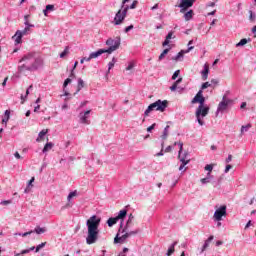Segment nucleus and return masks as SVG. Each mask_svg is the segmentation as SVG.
I'll return each mask as SVG.
<instances>
[{
  "label": "nucleus",
  "mask_w": 256,
  "mask_h": 256,
  "mask_svg": "<svg viewBox=\"0 0 256 256\" xmlns=\"http://www.w3.org/2000/svg\"><path fill=\"white\" fill-rule=\"evenodd\" d=\"M40 67H43V59L36 58L35 53H28L19 61L18 72L37 71Z\"/></svg>",
  "instance_id": "nucleus-1"
},
{
  "label": "nucleus",
  "mask_w": 256,
  "mask_h": 256,
  "mask_svg": "<svg viewBox=\"0 0 256 256\" xmlns=\"http://www.w3.org/2000/svg\"><path fill=\"white\" fill-rule=\"evenodd\" d=\"M99 225H101V218L97 215L91 216L86 221V227L88 229L86 243L87 245H93L97 243V239H99Z\"/></svg>",
  "instance_id": "nucleus-2"
},
{
  "label": "nucleus",
  "mask_w": 256,
  "mask_h": 256,
  "mask_svg": "<svg viewBox=\"0 0 256 256\" xmlns=\"http://www.w3.org/2000/svg\"><path fill=\"white\" fill-rule=\"evenodd\" d=\"M192 103H199L200 105L196 109V121L199 123L201 127L205 125L203 121V117H207L209 115V107H204L205 97H203V90H199L196 96L192 99Z\"/></svg>",
  "instance_id": "nucleus-3"
},
{
  "label": "nucleus",
  "mask_w": 256,
  "mask_h": 256,
  "mask_svg": "<svg viewBox=\"0 0 256 256\" xmlns=\"http://www.w3.org/2000/svg\"><path fill=\"white\" fill-rule=\"evenodd\" d=\"M168 105L169 102L167 100H157L156 102L148 106V108L144 112V115L145 117H149V113H151V111H160L161 113H163V111L167 109Z\"/></svg>",
  "instance_id": "nucleus-4"
},
{
  "label": "nucleus",
  "mask_w": 256,
  "mask_h": 256,
  "mask_svg": "<svg viewBox=\"0 0 256 256\" xmlns=\"http://www.w3.org/2000/svg\"><path fill=\"white\" fill-rule=\"evenodd\" d=\"M127 217V210H120L118 215L114 218H109L107 220L108 227H113V225L117 224V221L120 222L119 233H121V229H123V220Z\"/></svg>",
  "instance_id": "nucleus-5"
},
{
  "label": "nucleus",
  "mask_w": 256,
  "mask_h": 256,
  "mask_svg": "<svg viewBox=\"0 0 256 256\" xmlns=\"http://www.w3.org/2000/svg\"><path fill=\"white\" fill-rule=\"evenodd\" d=\"M106 45L109 47L107 49H104L108 55H111L114 51H117L119 47H121V38L117 37L115 39L109 38L106 40Z\"/></svg>",
  "instance_id": "nucleus-6"
},
{
  "label": "nucleus",
  "mask_w": 256,
  "mask_h": 256,
  "mask_svg": "<svg viewBox=\"0 0 256 256\" xmlns=\"http://www.w3.org/2000/svg\"><path fill=\"white\" fill-rule=\"evenodd\" d=\"M129 11V6H121V9L118 10L114 17V25H121L123 21H125V17H127V12Z\"/></svg>",
  "instance_id": "nucleus-7"
},
{
  "label": "nucleus",
  "mask_w": 256,
  "mask_h": 256,
  "mask_svg": "<svg viewBox=\"0 0 256 256\" xmlns=\"http://www.w3.org/2000/svg\"><path fill=\"white\" fill-rule=\"evenodd\" d=\"M229 105H231V100L227 99L225 96L222 98V101L218 104L216 115L219 113H225L227 109H229Z\"/></svg>",
  "instance_id": "nucleus-8"
},
{
  "label": "nucleus",
  "mask_w": 256,
  "mask_h": 256,
  "mask_svg": "<svg viewBox=\"0 0 256 256\" xmlns=\"http://www.w3.org/2000/svg\"><path fill=\"white\" fill-rule=\"evenodd\" d=\"M137 233H139V230H134V231H130V232H126L124 235L119 237V234L116 235V237L114 238V243H120L123 244L125 243V241H127L128 237H131L132 235H137Z\"/></svg>",
  "instance_id": "nucleus-9"
},
{
  "label": "nucleus",
  "mask_w": 256,
  "mask_h": 256,
  "mask_svg": "<svg viewBox=\"0 0 256 256\" xmlns=\"http://www.w3.org/2000/svg\"><path fill=\"white\" fill-rule=\"evenodd\" d=\"M223 217H227V206L222 205L214 212L215 221H221Z\"/></svg>",
  "instance_id": "nucleus-10"
},
{
  "label": "nucleus",
  "mask_w": 256,
  "mask_h": 256,
  "mask_svg": "<svg viewBox=\"0 0 256 256\" xmlns=\"http://www.w3.org/2000/svg\"><path fill=\"white\" fill-rule=\"evenodd\" d=\"M31 31V28L29 26H26L23 30H17L15 35L13 36V39H15V43L19 45L21 43V39H23V36L27 35Z\"/></svg>",
  "instance_id": "nucleus-11"
},
{
  "label": "nucleus",
  "mask_w": 256,
  "mask_h": 256,
  "mask_svg": "<svg viewBox=\"0 0 256 256\" xmlns=\"http://www.w3.org/2000/svg\"><path fill=\"white\" fill-rule=\"evenodd\" d=\"M89 115H91V110L80 112L78 115L80 123L83 125H91V121H89Z\"/></svg>",
  "instance_id": "nucleus-12"
},
{
  "label": "nucleus",
  "mask_w": 256,
  "mask_h": 256,
  "mask_svg": "<svg viewBox=\"0 0 256 256\" xmlns=\"http://www.w3.org/2000/svg\"><path fill=\"white\" fill-rule=\"evenodd\" d=\"M197 0H181L178 7L180 8V13H185L187 9H190V7L195 3Z\"/></svg>",
  "instance_id": "nucleus-13"
},
{
  "label": "nucleus",
  "mask_w": 256,
  "mask_h": 256,
  "mask_svg": "<svg viewBox=\"0 0 256 256\" xmlns=\"http://www.w3.org/2000/svg\"><path fill=\"white\" fill-rule=\"evenodd\" d=\"M188 155L189 154L187 152H178V159L180 162H182V164L179 167V171H183V169H185V165H189V160H187Z\"/></svg>",
  "instance_id": "nucleus-14"
},
{
  "label": "nucleus",
  "mask_w": 256,
  "mask_h": 256,
  "mask_svg": "<svg viewBox=\"0 0 256 256\" xmlns=\"http://www.w3.org/2000/svg\"><path fill=\"white\" fill-rule=\"evenodd\" d=\"M193 49H195V47L191 46V47H188L187 50H181L174 58H172L174 61H179L180 59H183V55L185 53H189L191 51H193Z\"/></svg>",
  "instance_id": "nucleus-15"
},
{
  "label": "nucleus",
  "mask_w": 256,
  "mask_h": 256,
  "mask_svg": "<svg viewBox=\"0 0 256 256\" xmlns=\"http://www.w3.org/2000/svg\"><path fill=\"white\" fill-rule=\"evenodd\" d=\"M201 75H202V80L207 81V79L209 78V64H204V68L201 71Z\"/></svg>",
  "instance_id": "nucleus-16"
},
{
  "label": "nucleus",
  "mask_w": 256,
  "mask_h": 256,
  "mask_svg": "<svg viewBox=\"0 0 256 256\" xmlns=\"http://www.w3.org/2000/svg\"><path fill=\"white\" fill-rule=\"evenodd\" d=\"M214 237L213 236H209V238L204 242L200 253H203L207 250V248L209 247V245L211 244V241H213Z\"/></svg>",
  "instance_id": "nucleus-17"
},
{
  "label": "nucleus",
  "mask_w": 256,
  "mask_h": 256,
  "mask_svg": "<svg viewBox=\"0 0 256 256\" xmlns=\"http://www.w3.org/2000/svg\"><path fill=\"white\" fill-rule=\"evenodd\" d=\"M103 53H107L105 49H99L96 52L90 53V59H97V57H100V55H103Z\"/></svg>",
  "instance_id": "nucleus-18"
},
{
  "label": "nucleus",
  "mask_w": 256,
  "mask_h": 256,
  "mask_svg": "<svg viewBox=\"0 0 256 256\" xmlns=\"http://www.w3.org/2000/svg\"><path fill=\"white\" fill-rule=\"evenodd\" d=\"M171 39H173V31H170L167 34L165 41L162 43L163 47H167V45H169Z\"/></svg>",
  "instance_id": "nucleus-19"
},
{
  "label": "nucleus",
  "mask_w": 256,
  "mask_h": 256,
  "mask_svg": "<svg viewBox=\"0 0 256 256\" xmlns=\"http://www.w3.org/2000/svg\"><path fill=\"white\" fill-rule=\"evenodd\" d=\"M54 147L53 142H47L42 150V153H47L49 151H51Z\"/></svg>",
  "instance_id": "nucleus-20"
},
{
  "label": "nucleus",
  "mask_w": 256,
  "mask_h": 256,
  "mask_svg": "<svg viewBox=\"0 0 256 256\" xmlns=\"http://www.w3.org/2000/svg\"><path fill=\"white\" fill-rule=\"evenodd\" d=\"M133 223V220L128 219L126 222L125 227L121 229V233H127V231H129V229L131 228V224Z\"/></svg>",
  "instance_id": "nucleus-21"
},
{
  "label": "nucleus",
  "mask_w": 256,
  "mask_h": 256,
  "mask_svg": "<svg viewBox=\"0 0 256 256\" xmlns=\"http://www.w3.org/2000/svg\"><path fill=\"white\" fill-rule=\"evenodd\" d=\"M83 87H85V81H83L81 78H78L77 91H76V93H74V95H77V93H79V91H81V89H83Z\"/></svg>",
  "instance_id": "nucleus-22"
},
{
  "label": "nucleus",
  "mask_w": 256,
  "mask_h": 256,
  "mask_svg": "<svg viewBox=\"0 0 256 256\" xmlns=\"http://www.w3.org/2000/svg\"><path fill=\"white\" fill-rule=\"evenodd\" d=\"M249 42H251L250 38H243L236 44V47H244V45H247Z\"/></svg>",
  "instance_id": "nucleus-23"
},
{
  "label": "nucleus",
  "mask_w": 256,
  "mask_h": 256,
  "mask_svg": "<svg viewBox=\"0 0 256 256\" xmlns=\"http://www.w3.org/2000/svg\"><path fill=\"white\" fill-rule=\"evenodd\" d=\"M175 245H177V242H173L171 246L168 248V251L166 253L167 256H172L173 253H175Z\"/></svg>",
  "instance_id": "nucleus-24"
},
{
  "label": "nucleus",
  "mask_w": 256,
  "mask_h": 256,
  "mask_svg": "<svg viewBox=\"0 0 256 256\" xmlns=\"http://www.w3.org/2000/svg\"><path fill=\"white\" fill-rule=\"evenodd\" d=\"M169 129H170L169 125H167L164 128L163 134L161 135V139H163V141H165L167 139V137H169Z\"/></svg>",
  "instance_id": "nucleus-25"
},
{
  "label": "nucleus",
  "mask_w": 256,
  "mask_h": 256,
  "mask_svg": "<svg viewBox=\"0 0 256 256\" xmlns=\"http://www.w3.org/2000/svg\"><path fill=\"white\" fill-rule=\"evenodd\" d=\"M47 133H48V130H45V129L41 130L38 134V138L36 139V141L40 142L41 139H43V137L47 135Z\"/></svg>",
  "instance_id": "nucleus-26"
},
{
  "label": "nucleus",
  "mask_w": 256,
  "mask_h": 256,
  "mask_svg": "<svg viewBox=\"0 0 256 256\" xmlns=\"http://www.w3.org/2000/svg\"><path fill=\"white\" fill-rule=\"evenodd\" d=\"M185 21H191L193 19V10H189L184 14Z\"/></svg>",
  "instance_id": "nucleus-27"
},
{
  "label": "nucleus",
  "mask_w": 256,
  "mask_h": 256,
  "mask_svg": "<svg viewBox=\"0 0 256 256\" xmlns=\"http://www.w3.org/2000/svg\"><path fill=\"white\" fill-rule=\"evenodd\" d=\"M47 232V228H41V227H36L34 229V233H37V235H42V233H46Z\"/></svg>",
  "instance_id": "nucleus-28"
},
{
  "label": "nucleus",
  "mask_w": 256,
  "mask_h": 256,
  "mask_svg": "<svg viewBox=\"0 0 256 256\" xmlns=\"http://www.w3.org/2000/svg\"><path fill=\"white\" fill-rule=\"evenodd\" d=\"M48 11H55V6H54V5H51V4H48V5L46 6V9L43 10V13H44L45 17H47V12H48Z\"/></svg>",
  "instance_id": "nucleus-29"
},
{
  "label": "nucleus",
  "mask_w": 256,
  "mask_h": 256,
  "mask_svg": "<svg viewBox=\"0 0 256 256\" xmlns=\"http://www.w3.org/2000/svg\"><path fill=\"white\" fill-rule=\"evenodd\" d=\"M115 63H117V58L113 57V58H112V61H110V62L108 63V73H109V71H111V69H112L113 67H115Z\"/></svg>",
  "instance_id": "nucleus-30"
},
{
  "label": "nucleus",
  "mask_w": 256,
  "mask_h": 256,
  "mask_svg": "<svg viewBox=\"0 0 256 256\" xmlns=\"http://www.w3.org/2000/svg\"><path fill=\"white\" fill-rule=\"evenodd\" d=\"M73 197H77V190H74L68 194L67 196L68 203H71V199H73Z\"/></svg>",
  "instance_id": "nucleus-31"
},
{
  "label": "nucleus",
  "mask_w": 256,
  "mask_h": 256,
  "mask_svg": "<svg viewBox=\"0 0 256 256\" xmlns=\"http://www.w3.org/2000/svg\"><path fill=\"white\" fill-rule=\"evenodd\" d=\"M167 53H169V48H166L163 50V52L159 56V61H163V59H165V55H167Z\"/></svg>",
  "instance_id": "nucleus-32"
},
{
  "label": "nucleus",
  "mask_w": 256,
  "mask_h": 256,
  "mask_svg": "<svg viewBox=\"0 0 256 256\" xmlns=\"http://www.w3.org/2000/svg\"><path fill=\"white\" fill-rule=\"evenodd\" d=\"M67 55H69V46H66L64 51L62 53H60V58L63 59Z\"/></svg>",
  "instance_id": "nucleus-33"
},
{
  "label": "nucleus",
  "mask_w": 256,
  "mask_h": 256,
  "mask_svg": "<svg viewBox=\"0 0 256 256\" xmlns=\"http://www.w3.org/2000/svg\"><path fill=\"white\" fill-rule=\"evenodd\" d=\"M249 129H251V124L242 126L241 127V134L243 135V133H247V131H249Z\"/></svg>",
  "instance_id": "nucleus-34"
},
{
  "label": "nucleus",
  "mask_w": 256,
  "mask_h": 256,
  "mask_svg": "<svg viewBox=\"0 0 256 256\" xmlns=\"http://www.w3.org/2000/svg\"><path fill=\"white\" fill-rule=\"evenodd\" d=\"M32 233H34L33 230L29 231V232H25V233H15V236H19V237H27L28 235H31Z\"/></svg>",
  "instance_id": "nucleus-35"
},
{
  "label": "nucleus",
  "mask_w": 256,
  "mask_h": 256,
  "mask_svg": "<svg viewBox=\"0 0 256 256\" xmlns=\"http://www.w3.org/2000/svg\"><path fill=\"white\" fill-rule=\"evenodd\" d=\"M24 19H25L24 25H25L26 27H29V28L35 27V25L29 24V20H28V19H29V15L24 16Z\"/></svg>",
  "instance_id": "nucleus-36"
},
{
  "label": "nucleus",
  "mask_w": 256,
  "mask_h": 256,
  "mask_svg": "<svg viewBox=\"0 0 256 256\" xmlns=\"http://www.w3.org/2000/svg\"><path fill=\"white\" fill-rule=\"evenodd\" d=\"M249 21H251V23H253V22H255V20H256V14L255 13H253V11H249Z\"/></svg>",
  "instance_id": "nucleus-37"
},
{
  "label": "nucleus",
  "mask_w": 256,
  "mask_h": 256,
  "mask_svg": "<svg viewBox=\"0 0 256 256\" xmlns=\"http://www.w3.org/2000/svg\"><path fill=\"white\" fill-rule=\"evenodd\" d=\"M45 245H47V242H42L41 244H39L38 246H36V253H39V251H41V249H43V247H45Z\"/></svg>",
  "instance_id": "nucleus-38"
},
{
  "label": "nucleus",
  "mask_w": 256,
  "mask_h": 256,
  "mask_svg": "<svg viewBox=\"0 0 256 256\" xmlns=\"http://www.w3.org/2000/svg\"><path fill=\"white\" fill-rule=\"evenodd\" d=\"M30 251H35V246H33L29 249L22 250L20 253H21V255H27V253H29Z\"/></svg>",
  "instance_id": "nucleus-39"
},
{
  "label": "nucleus",
  "mask_w": 256,
  "mask_h": 256,
  "mask_svg": "<svg viewBox=\"0 0 256 256\" xmlns=\"http://www.w3.org/2000/svg\"><path fill=\"white\" fill-rule=\"evenodd\" d=\"M211 180H212L211 178L205 177V178H202L200 182L202 183V185H207V183H211Z\"/></svg>",
  "instance_id": "nucleus-40"
},
{
  "label": "nucleus",
  "mask_w": 256,
  "mask_h": 256,
  "mask_svg": "<svg viewBox=\"0 0 256 256\" xmlns=\"http://www.w3.org/2000/svg\"><path fill=\"white\" fill-rule=\"evenodd\" d=\"M180 74H181V70H176L172 75V80L175 81V79H177Z\"/></svg>",
  "instance_id": "nucleus-41"
},
{
  "label": "nucleus",
  "mask_w": 256,
  "mask_h": 256,
  "mask_svg": "<svg viewBox=\"0 0 256 256\" xmlns=\"http://www.w3.org/2000/svg\"><path fill=\"white\" fill-rule=\"evenodd\" d=\"M77 65H79V62H75L74 63V66H73V68H72V70H71V74H70V77H75V73H73V71H75V69H77Z\"/></svg>",
  "instance_id": "nucleus-42"
},
{
  "label": "nucleus",
  "mask_w": 256,
  "mask_h": 256,
  "mask_svg": "<svg viewBox=\"0 0 256 256\" xmlns=\"http://www.w3.org/2000/svg\"><path fill=\"white\" fill-rule=\"evenodd\" d=\"M205 171H208V173H211V171H213V164H207L204 167Z\"/></svg>",
  "instance_id": "nucleus-43"
},
{
  "label": "nucleus",
  "mask_w": 256,
  "mask_h": 256,
  "mask_svg": "<svg viewBox=\"0 0 256 256\" xmlns=\"http://www.w3.org/2000/svg\"><path fill=\"white\" fill-rule=\"evenodd\" d=\"M135 67V62L131 61L129 62L128 66L126 67V71H131Z\"/></svg>",
  "instance_id": "nucleus-44"
},
{
  "label": "nucleus",
  "mask_w": 256,
  "mask_h": 256,
  "mask_svg": "<svg viewBox=\"0 0 256 256\" xmlns=\"http://www.w3.org/2000/svg\"><path fill=\"white\" fill-rule=\"evenodd\" d=\"M161 151L156 154L157 157H163V148L165 147V142L161 143Z\"/></svg>",
  "instance_id": "nucleus-45"
},
{
  "label": "nucleus",
  "mask_w": 256,
  "mask_h": 256,
  "mask_svg": "<svg viewBox=\"0 0 256 256\" xmlns=\"http://www.w3.org/2000/svg\"><path fill=\"white\" fill-rule=\"evenodd\" d=\"M209 87H211V83L205 82V83H203L202 86H201V91H203L204 89H207V88H209Z\"/></svg>",
  "instance_id": "nucleus-46"
},
{
  "label": "nucleus",
  "mask_w": 256,
  "mask_h": 256,
  "mask_svg": "<svg viewBox=\"0 0 256 256\" xmlns=\"http://www.w3.org/2000/svg\"><path fill=\"white\" fill-rule=\"evenodd\" d=\"M132 29H134V26H133V25L127 26V27L124 29V33H129V31H131Z\"/></svg>",
  "instance_id": "nucleus-47"
},
{
  "label": "nucleus",
  "mask_w": 256,
  "mask_h": 256,
  "mask_svg": "<svg viewBox=\"0 0 256 256\" xmlns=\"http://www.w3.org/2000/svg\"><path fill=\"white\" fill-rule=\"evenodd\" d=\"M71 78H67L65 81H64V84H63V87L65 89V87H67V85H69V83H71Z\"/></svg>",
  "instance_id": "nucleus-48"
},
{
  "label": "nucleus",
  "mask_w": 256,
  "mask_h": 256,
  "mask_svg": "<svg viewBox=\"0 0 256 256\" xmlns=\"http://www.w3.org/2000/svg\"><path fill=\"white\" fill-rule=\"evenodd\" d=\"M157 124H152L151 126H149L148 128H147V131H148V133H151V131H153V129H155V126H156Z\"/></svg>",
  "instance_id": "nucleus-49"
},
{
  "label": "nucleus",
  "mask_w": 256,
  "mask_h": 256,
  "mask_svg": "<svg viewBox=\"0 0 256 256\" xmlns=\"http://www.w3.org/2000/svg\"><path fill=\"white\" fill-rule=\"evenodd\" d=\"M231 169H233V166H231V164L226 165L224 173H227L228 171H231Z\"/></svg>",
  "instance_id": "nucleus-50"
},
{
  "label": "nucleus",
  "mask_w": 256,
  "mask_h": 256,
  "mask_svg": "<svg viewBox=\"0 0 256 256\" xmlns=\"http://www.w3.org/2000/svg\"><path fill=\"white\" fill-rule=\"evenodd\" d=\"M178 147H179L178 153H183V142H178Z\"/></svg>",
  "instance_id": "nucleus-51"
},
{
  "label": "nucleus",
  "mask_w": 256,
  "mask_h": 256,
  "mask_svg": "<svg viewBox=\"0 0 256 256\" xmlns=\"http://www.w3.org/2000/svg\"><path fill=\"white\" fill-rule=\"evenodd\" d=\"M35 182V177H32L30 181L28 182V187H33V183Z\"/></svg>",
  "instance_id": "nucleus-52"
},
{
  "label": "nucleus",
  "mask_w": 256,
  "mask_h": 256,
  "mask_svg": "<svg viewBox=\"0 0 256 256\" xmlns=\"http://www.w3.org/2000/svg\"><path fill=\"white\" fill-rule=\"evenodd\" d=\"M1 205H11V200H3L0 203Z\"/></svg>",
  "instance_id": "nucleus-53"
},
{
  "label": "nucleus",
  "mask_w": 256,
  "mask_h": 256,
  "mask_svg": "<svg viewBox=\"0 0 256 256\" xmlns=\"http://www.w3.org/2000/svg\"><path fill=\"white\" fill-rule=\"evenodd\" d=\"M129 9H135L137 7V1H134L130 6Z\"/></svg>",
  "instance_id": "nucleus-54"
},
{
  "label": "nucleus",
  "mask_w": 256,
  "mask_h": 256,
  "mask_svg": "<svg viewBox=\"0 0 256 256\" xmlns=\"http://www.w3.org/2000/svg\"><path fill=\"white\" fill-rule=\"evenodd\" d=\"M231 161H233V156L230 154V155H228V157L226 158V163H231Z\"/></svg>",
  "instance_id": "nucleus-55"
},
{
  "label": "nucleus",
  "mask_w": 256,
  "mask_h": 256,
  "mask_svg": "<svg viewBox=\"0 0 256 256\" xmlns=\"http://www.w3.org/2000/svg\"><path fill=\"white\" fill-rule=\"evenodd\" d=\"M210 85H219V81L217 79H212Z\"/></svg>",
  "instance_id": "nucleus-56"
},
{
  "label": "nucleus",
  "mask_w": 256,
  "mask_h": 256,
  "mask_svg": "<svg viewBox=\"0 0 256 256\" xmlns=\"http://www.w3.org/2000/svg\"><path fill=\"white\" fill-rule=\"evenodd\" d=\"M171 151H173V146H168V147L165 149V153H171Z\"/></svg>",
  "instance_id": "nucleus-57"
},
{
  "label": "nucleus",
  "mask_w": 256,
  "mask_h": 256,
  "mask_svg": "<svg viewBox=\"0 0 256 256\" xmlns=\"http://www.w3.org/2000/svg\"><path fill=\"white\" fill-rule=\"evenodd\" d=\"M10 115H11V112L9 110H6L5 113H4V117L9 119Z\"/></svg>",
  "instance_id": "nucleus-58"
},
{
  "label": "nucleus",
  "mask_w": 256,
  "mask_h": 256,
  "mask_svg": "<svg viewBox=\"0 0 256 256\" xmlns=\"http://www.w3.org/2000/svg\"><path fill=\"white\" fill-rule=\"evenodd\" d=\"M206 7H215V2H208Z\"/></svg>",
  "instance_id": "nucleus-59"
},
{
  "label": "nucleus",
  "mask_w": 256,
  "mask_h": 256,
  "mask_svg": "<svg viewBox=\"0 0 256 256\" xmlns=\"http://www.w3.org/2000/svg\"><path fill=\"white\" fill-rule=\"evenodd\" d=\"M7 121H9V118H7V116H4L3 119H2V123L7 125Z\"/></svg>",
  "instance_id": "nucleus-60"
},
{
  "label": "nucleus",
  "mask_w": 256,
  "mask_h": 256,
  "mask_svg": "<svg viewBox=\"0 0 256 256\" xmlns=\"http://www.w3.org/2000/svg\"><path fill=\"white\" fill-rule=\"evenodd\" d=\"M182 81H183V78H179L178 80H176L175 82H174V85H179V83H182Z\"/></svg>",
  "instance_id": "nucleus-61"
},
{
  "label": "nucleus",
  "mask_w": 256,
  "mask_h": 256,
  "mask_svg": "<svg viewBox=\"0 0 256 256\" xmlns=\"http://www.w3.org/2000/svg\"><path fill=\"white\" fill-rule=\"evenodd\" d=\"M170 90H171V91H177V85H176V84H173V85L170 87Z\"/></svg>",
  "instance_id": "nucleus-62"
},
{
  "label": "nucleus",
  "mask_w": 256,
  "mask_h": 256,
  "mask_svg": "<svg viewBox=\"0 0 256 256\" xmlns=\"http://www.w3.org/2000/svg\"><path fill=\"white\" fill-rule=\"evenodd\" d=\"M14 157H15L16 159H21V154H19V152H15V153H14Z\"/></svg>",
  "instance_id": "nucleus-63"
},
{
  "label": "nucleus",
  "mask_w": 256,
  "mask_h": 256,
  "mask_svg": "<svg viewBox=\"0 0 256 256\" xmlns=\"http://www.w3.org/2000/svg\"><path fill=\"white\" fill-rule=\"evenodd\" d=\"M252 33H254V34H255L254 37H256V26H254V27L252 28Z\"/></svg>",
  "instance_id": "nucleus-64"
}]
</instances>
